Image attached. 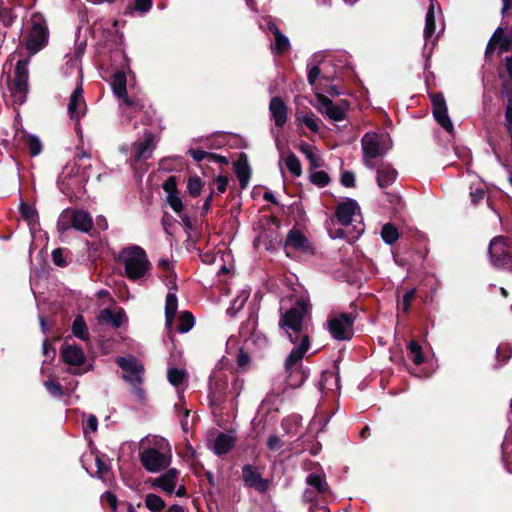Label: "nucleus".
I'll return each mask as SVG.
<instances>
[{
  "mask_svg": "<svg viewBox=\"0 0 512 512\" xmlns=\"http://www.w3.org/2000/svg\"><path fill=\"white\" fill-rule=\"evenodd\" d=\"M317 110L327 116L332 121H343L346 118V111L348 109L347 101H342V105L334 104L323 93H316Z\"/></svg>",
  "mask_w": 512,
  "mask_h": 512,
  "instance_id": "nucleus-16",
  "label": "nucleus"
},
{
  "mask_svg": "<svg viewBox=\"0 0 512 512\" xmlns=\"http://www.w3.org/2000/svg\"><path fill=\"white\" fill-rule=\"evenodd\" d=\"M84 91L81 86H77L69 97L68 114L70 119L77 123L81 117L86 114L87 105L84 99Z\"/></svg>",
  "mask_w": 512,
  "mask_h": 512,
  "instance_id": "nucleus-19",
  "label": "nucleus"
},
{
  "mask_svg": "<svg viewBox=\"0 0 512 512\" xmlns=\"http://www.w3.org/2000/svg\"><path fill=\"white\" fill-rule=\"evenodd\" d=\"M355 315L349 313L331 314L327 321V329L335 340H349L353 335Z\"/></svg>",
  "mask_w": 512,
  "mask_h": 512,
  "instance_id": "nucleus-10",
  "label": "nucleus"
},
{
  "mask_svg": "<svg viewBox=\"0 0 512 512\" xmlns=\"http://www.w3.org/2000/svg\"><path fill=\"white\" fill-rule=\"evenodd\" d=\"M308 311L309 301L302 297L282 313L279 320L280 328L294 345L284 362L285 372L293 386L301 385L308 377V371L302 367V360L310 348L309 334L304 329V318Z\"/></svg>",
  "mask_w": 512,
  "mask_h": 512,
  "instance_id": "nucleus-1",
  "label": "nucleus"
},
{
  "mask_svg": "<svg viewBox=\"0 0 512 512\" xmlns=\"http://www.w3.org/2000/svg\"><path fill=\"white\" fill-rule=\"evenodd\" d=\"M167 378L170 384L176 388L178 397L182 399L188 380V374L186 370L174 367L169 368L167 372Z\"/></svg>",
  "mask_w": 512,
  "mask_h": 512,
  "instance_id": "nucleus-27",
  "label": "nucleus"
},
{
  "mask_svg": "<svg viewBox=\"0 0 512 512\" xmlns=\"http://www.w3.org/2000/svg\"><path fill=\"white\" fill-rule=\"evenodd\" d=\"M188 153L191 155V157L196 162H201L206 157L214 158V159H216L217 161H219L221 163H226L227 162L224 157L216 155V154H213V153L206 152V151H204L202 149H189Z\"/></svg>",
  "mask_w": 512,
  "mask_h": 512,
  "instance_id": "nucleus-41",
  "label": "nucleus"
},
{
  "mask_svg": "<svg viewBox=\"0 0 512 512\" xmlns=\"http://www.w3.org/2000/svg\"><path fill=\"white\" fill-rule=\"evenodd\" d=\"M85 182V177L78 174V169L75 165H67L59 176L57 184L63 194L72 196L83 188Z\"/></svg>",
  "mask_w": 512,
  "mask_h": 512,
  "instance_id": "nucleus-14",
  "label": "nucleus"
},
{
  "mask_svg": "<svg viewBox=\"0 0 512 512\" xmlns=\"http://www.w3.org/2000/svg\"><path fill=\"white\" fill-rule=\"evenodd\" d=\"M300 151L306 156L312 168L320 166V159L310 146L302 145Z\"/></svg>",
  "mask_w": 512,
  "mask_h": 512,
  "instance_id": "nucleus-45",
  "label": "nucleus"
},
{
  "mask_svg": "<svg viewBox=\"0 0 512 512\" xmlns=\"http://www.w3.org/2000/svg\"><path fill=\"white\" fill-rule=\"evenodd\" d=\"M187 190L192 197L200 195L202 190V181L199 177H190L187 182Z\"/></svg>",
  "mask_w": 512,
  "mask_h": 512,
  "instance_id": "nucleus-47",
  "label": "nucleus"
},
{
  "mask_svg": "<svg viewBox=\"0 0 512 512\" xmlns=\"http://www.w3.org/2000/svg\"><path fill=\"white\" fill-rule=\"evenodd\" d=\"M98 320L102 324L111 323L113 327L119 328L126 321V314L121 308L114 312L109 309H104L100 312Z\"/></svg>",
  "mask_w": 512,
  "mask_h": 512,
  "instance_id": "nucleus-29",
  "label": "nucleus"
},
{
  "mask_svg": "<svg viewBox=\"0 0 512 512\" xmlns=\"http://www.w3.org/2000/svg\"><path fill=\"white\" fill-rule=\"evenodd\" d=\"M432 113L435 121L449 134H454V126L448 115V108L442 93L430 94Z\"/></svg>",
  "mask_w": 512,
  "mask_h": 512,
  "instance_id": "nucleus-15",
  "label": "nucleus"
},
{
  "mask_svg": "<svg viewBox=\"0 0 512 512\" xmlns=\"http://www.w3.org/2000/svg\"><path fill=\"white\" fill-rule=\"evenodd\" d=\"M66 66L67 70L76 69L78 74H81L80 64H81V52H77L73 55H66Z\"/></svg>",
  "mask_w": 512,
  "mask_h": 512,
  "instance_id": "nucleus-48",
  "label": "nucleus"
},
{
  "mask_svg": "<svg viewBox=\"0 0 512 512\" xmlns=\"http://www.w3.org/2000/svg\"><path fill=\"white\" fill-rule=\"evenodd\" d=\"M0 19L5 26H10L13 23V15L10 9L1 8L0 9Z\"/></svg>",
  "mask_w": 512,
  "mask_h": 512,
  "instance_id": "nucleus-61",
  "label": "nucleus"
},
{
  "mask_svg": "<svg viewBox=\"0 0 512 512\" xmlns=\"http://www.w3.org/2000/svg\"><path fill=\"white\" fill-rule=\"evenodd\" d=\"M267 30L274 36V41L271 43V51L274 55L279 56L290 50V41L288 37L284 35L278 26L271 20L267 23Z\"/></svg>",
  "mask_w": 512,
  "mask_h": 512,
  "instance_id": "nucleus-23",
  "label": "nucleus"
},
{
  "mask_svg": "<svg viewBox=\"0 0 512 512\" xmlns=\"http://www.w3.org/2000/svg\"><path fill=\"white\" fill-rule=\"evenodd\" d=\"M390 136L384 133L368 132L361 139L363 162L366 167L373 169L376 159L382 158L391 149Z\"/></svg>",
  "mask_w": 512,
  "mask_h": 512,
  "instance_id": "nucleus-4",
  "label": "nucleus"
},
{
  "mask_svg": "<svg viewBox=\"0 0 512 512\" xmlns=\"http://www.w3.org/2000/svg\"><path fill=\"white\" fill-rule=\"evenodd\" d=\"M31 28L27 37V50L33 54L40 51L48 41L47 26L41 14L35 13L31 17Z\"/></svg>",
  "mask_w": 512,
  "mask_h": 512,
  "instance_id": "nucleus-12",
  "label": "nucleus"
},
{
  "mask_svg": "<svg viewBox=\"0 0 512 512\" xmlns=\"http://www.w3.org/2000/svg\"><path fill=\"white\" fill-rule=\"evenodd\" d=\"M177 308L178 300L176 297V284L174 282L172 287H169V292L165 301V323L168 328H170L173 324Z\"/></svg>",
  "mask_w": 512,
  "mask_h": 512,
  "instance_id": "nucleus-28",
  "label": "nucleus"
},
{
  "mask_svg": "<svg viewBox=\"0 0 512 512\" xmlns=\"http://www.w3.org/2000/svg\"><path fill=\"white\" fill-rule=\"evenodd\" d=\"M156 143L154 136L151 132H145V139L143 141L135 142L131 147V156L136 161H144L151 157Z\"/></svg>",
  "mask_w": 512,
  "mask_h": 512,
  "instance_id": "nucleus-20",
  "label": "nucleus"
},
{
  "mask_svg": "<svg viewBox=\"0 0 512 512\" xmlns=\"http://www.w3.org/2000/svg\"><path fill=\"white\" fill-rule=\"evenodd\" d=\"M64 250L62 248H57L52 252V259L55 265L59 267H64L67 265V261L63 256Z\"/></svg>",
  "mask_w": 512,
  "mask_h": 512,
  "instance_id": "nucleus-55",
  "label": "nucleus"
},
{
  "mask_svg": "<svg viewBox=\"0 0 512 512\" xmlns=\"http://www.w3.org/2000/svg\"><path fill=\"white\" fill-rule=\"evenodd\" d=\"M310 181L319 187H325L329 183L330 178L325 171H315L310 174Z\"/></svg>",
  "mask_w": 512,
  "mask_h": 512,
  "instance_id": "nucleus-46",
  "label": "nucleus"
},
{
  "mask_svg": "<svg viewBox=\"0 0 512 512\" xmlns=\"http://www.w3.org/2000/svg\"><path fill=\"white\" fill-rule=\"evenodd\" d=\"M381 237L386 244H393L399 238V233L396 227L391 224H385L381 230Z\"/></svg>",
  "mask_w": 512,
  "mask_h": 512,
  "instance_id": "nucleus-40",
  "label": "nucleus"
},
{
  "mask_svg": "<svg viewBox=\"0 0 512 512\" xmlns=\"http://www.w3.org/2000/svg\"><path fill=\"white\" fill-rule=\"evenodd\" d=\"M73 335L83 341L89 340V331L82 315L76 316L72 324Z\"/></svg>",
  "mask_w": 512,
  "mask_h": 512,
  "instance_id": "nucleus-33",
  "label": "nucleus"
},
{
  "mask_svg": "<svg viewBox=\"0 0 512 512\" xmlns=\"http://www.w3.org/2000/svg\"><path fill=\"white\" fill-rule=\"evenodd\" d=\"M285 166L288 171L295 177L302 174V166L300 160L294 153H290L285 159Z\"/></svg>",
  "mask_w": 512,
  "mask_h": 512,
  "instance_id": "nucleus-38",
  "label": "nucleus"
},
{
  "mask_svg": "<svg viewBox=\"0 0 512 512\" xmlns=\"http://www.w3.org/2000/svg\"><path fill=\"white\" fill-rule=\"evenodd\" d=\"M284 446V443L277 435H270L267 439V448L271 451H280Z\"/></svg>",
  "mask_w": 512,
  "mask_h": 512,
  "instance_id": "nucleus-53",
  "label": "nucleus"
},
{
  "mask_svg": "<svg viewBox=\"0 0 512 512\" xmlns=\"http://www.w3.org/2000/svg\"><path fill=\"white\" fill-rule=\"evenodd\" d=\"M167 202L174 212L180 213L182 211V200L177 193H170V195H167Z\"/></svg>",
  "mask_w": 512,
  "mask_h": 512,
  "instance_id": "nucleus-52",
  "label": "nucleus"
},
{
  "mask_svg": "<svg viewBox=\"0 0 512 512\" xmlns=\"http://www.w3.org/2000/svg\"><path fill=\"white\" fill-rule=\"evenodd\" d=\"M242 479L246 486L264 492L268 488V483L253 465H244L242 468Z\"/></svg>",
  "mask_w": 512,
  "mask_h": 512,
  "instance_id": "nucleus-22",
  "label": "nucleus"
},
{
  "mask_svg": "<svg viewBox=\"0 0 512 512\" xmlns=\"http://www.w3.org/2000/svg\"><path fill=\"white\" fill-rule=\"evenodd\" d=\"M19 209H20L22 216L27 221H29L30 223L36 221L37 213H36V210L34 207H32L24 202H21Z\"/></svg>",
  "mask_w": 512,
  "mask_h": 512,
  "instance_id": "nucleus-49",
  "label": "nucleus"
},
{
  "mask_svg": "<svg viewBox=\"0 0 512 512\" xmlns=\"http://www.w3.org/2000/svg\"><path fill=\"white\" fill-rule=\"evenodd\" d=\"M44 386L47 390V392L52 396V397H61L63 395V388L62 386L53 381V380H47L44 382Z\"/></svg>",
  "mask_w": 512,
  "mask_h": 512,
  "instance_id": "nucleus-50",
  "label": "nucleus"
},
{
  "mask_svg": "<svg viewBox=\"0 0 512 512\" xmlns=\"http://www.w3.org/2000/svg\"><path fill=\"white\" fill-rule=\"evenodd\" d=\"M496 353H497L498 359L503 358V361L506 362L511 357L512 350L508 344H503V345H499Z\"/></svg>",
  "mask_w": 512,
  "mask_h": 512,
  "instance_id": "nucleus-57",
  "label": "nucleus"
},
{
  "mask_svg": "<svg viewBox=\"0 0 512 512\" xmlns=\"http://www.w3.org/2000/svg\"><path fill=\"white\" fill-rule=\"evenodd\" d=\"M97 428H98V420L96 418V416L94 415H89L88 418H87V421H86V424L84 426V432L86 433L87 431H90V432H96L97 431Z\"/></svg>",
  "mask_w": 512,
  "mask_h": 512,
  "instance_id": "nucleus-63",
  "label": "nucleus"
},
{
  "mask_svg": "<svg viewBox=\"0 0 512 512\" xmlns=\"http://www.w3.org/2000/svg\"><path fill=\"white\" fill-rule=\"evenodd\" d=\"M496 44H498L499 54L507 52L512 47V35L503 36V29L498 27L487 44L485 50L486 57L495 50Z\"/></svg>",
  "mask_w": 512,
  "mask_h": 512,
  "instance_id": "nucleus-24",
  "label": "nucleus"
},
{
  "mask_svg": "<svg viewBox=\"0 0 512 512\" xmlns=\"http://www.w3.org/2000/svg\"><path fill=\"white\" fill-rule=\"evenodd\" d=\"M408 351L412 356V360L416 365H420L424 361L421 346L416 341H410L408 344Z\"/></svg>",
  "mask_w": 512,
  "mask_h": 512,
  "instance_id": "nucleus-43",
  "label": "nucleus"
},
{
  "mask_svg": "<svg viewBox=\"0 0 512 512\" xmlns=\"http://www.w3.org/2000/svg\"><path fill=\"white\" fill-rule=\"evenodd\" d=\"M416 296V289L412 288L408 290L402 297L400 301H398V309L403 313H407L410 309V305L412 300Z\"/></svg>",
  "mask_w": 512,
  "mask_h": 512,
  "instance_id": "nucleus-44",
  "label": "nucleus"
},
{
  "mask_svg": "<svg viewBox=\"0 0 512 512\" xmlns=\"http://www.w3.org/2000/svg\"><path fill=\"white\" fill-rule=\"evenodd\" d=\"M235 172L240 182V186L242 189H245L248 186L251 169L246 161L239 159L235 163Z\"/></svg>",
  "mask_w": 512,
  "mask_h": 512,
  "instance_id": "nucleus-32",
  "label": "nucleus"
},
{
  "mask_svg": "<svg viewBox=\"0 0 512 512\" xmlns=\"http://www.w3.org/2000/svg\"><path fill=\"white\" fill-rule=\"evenodd\" d=\"M63 361L71 366H80L85 362V354L77 345L66 344L61 348Z\"/></svg>",
  "mask_w": 512,
  "mask_h": 512,
  "instance_id": "nucleus-25",
  "label": "nucleus"
},
{
  "mask_svg": "<svg viewBox=\"0 0 512 512\" xmlns=\"http://www.w3.org/2000/svg\"><path fill=\"white\" fill-rule=\"evenodd\" d=\"M117 261L124 267V274L129 280L141 281L150 275L151 262L145 250L138 245L121 249Z\"/></svg>",
  "mask_w": 512,
  "mask_h": 512,
  "instance_id": "nucleus-3",
  "label": "nucleus"
},
{
  "mask_svg": "<svg viewBox=\"0 0 512 512\" xmlns=\"http://www.w3.org/2000/svg\"><path fill=\"white\" fill-rule=\"evenodd\" d=\"M441 16V10L436 0H430V5L426 13L425 17V27H424V39H425V47L431 42L432 45H435L437 37H434L436 31V17Z\"/></svg>",
  "mask_w": 512,
  "mask_h": 512,
  "instance_id": "nucleus-18",
  "label": "nucleus"
},
{
  "mask_svg": "<svg viewBox=\"0 0 512 512\" xmlns=\"http://www.w3.org/2000/svg\"><path fill=\"white\" fill-rule=\"evenodd\" d=\"M341 183L345 187H353L355 185V175L350 171H345L341 175Z\"/></svg>",
  "mask_w": 512,
  "mask_h": 512,
  "instance_id": "nucleus-62",
  "label": "nucleus"
},
{
  "mask_svg": "<svg viewBox=\"0 0 512 512\" xmlns=\"http://www.w3.org/2000/svg\"><path fill=\"white\" fill-rule=\"evenodd\" d=\"M116 363L124 371L123 379L134 389V393L140 400L145 399V391L142 388L144 367L134 357H117Z\"/></svg>",
  "mask_w": 512,
  "mask_h": 512,
  "instance_id": "nucleus-7",
  "label": "nucleus"
},
{
  "mask_svg": "<svg viewBox=\"0 0 512 512\" xmlns=\"http://www.w3.org/2000/svg\"><path fill=\"white\" fill-rule=\"evenodd\" d=\"M194 323H195V320H194V317L192 316V314L190 312L185 311L180 316V323L177 327V330L180 333H187L188 331H190L192 329V327L194 326Z\"/></svg>",
  "mask_w": 512,
  "mask_h": 512,
  "instance_id": "nucleus-42",
  "label": "nucleus"
},
{
  "mask_svg": "<svg viewBox=\"0 0 512 512\" xmlns=\"http://www.w3.org/2000/svg\"><path fill=\"white\" fill-rule=\"evenodd\" d=\"M145 506L152 512H159L165 507V501L156 494H147L145 496Z\"/></svg>",
  "mask_w": 512,
  "mask_h": 512,
  "instance_id": "nucleus-37",
  "label": "nucleus"
},
{
  "mask_svg": "<svg viewBox=\"0 0 512 512\" xmlns=\"http://www.w3.org/2000/svg\"><path fill=\"white\" fill-rule=\"evenodd\" d=\"M301 122L312 132L317 133L319 131V119L315 115L306 114L301 117Z\"/></svg>",
  "mask_w": 512,
  "mask_h": 512,
  "instance_id": "nucleus-51",
  "label": "nucleus"
},
{
  "mask_svg": "<svg viewBox=\"0 0 512 512\" xmlns=\"http://www.w3.org/2000/svg\"><path fill=\"white\" fill-rule=\"evenodd\" d=\"M491 264L497 269L512 271V241L505 236L494 237L488 247Z\"/></svg>",
  "mask_w": 512,
  "mask_h": 512,
  "instance_id": "nucleus-8",
  "label": "nucleus"
},
{
  "mask_svg": "<svg viewBox=\"0 0 512 512\" xmlns=\"http://www.w3.org/2000/svg\"><path fill=\"white\" fill-rule=\"evenodd\" d=\"M102 498L104 501H106L109 504V506L112 508L113 512L117 511V497L115 494L107 491L103 494Z\"/></svg>",
  "mask_w": 512,
  "mask_h": 512,
  "instance_id": "nucleus-64",
  "label": "nucleus"
},
{
  "mask_svg": "<svg viewBox=\"0 0 512 512\" xmlns=\"http://www.w3.org/2000/svg\"><path fill=\"white\" fill-rule=\"evenodd\" d=\"M153 0H135L134 10L140 13H147L152 7Z\"/></svg>",
  "mask_w": 512,
  "mask_h": 512,
  "instance_id": "nucleus-56",
  "label": "nucleus"
},
{
  "mask_svg": "<svg viewBox=\"0 0 512 512\" xmlns=\"http://www.w3.org/2000/svg\"><path fill=\"white\" fill-rule=\"evenodd\" d=\"M234 444L235 437L233 435L221 432L214 441L213 451L216 455H225L232 449Z\"/></svg>",
  "mask_w": 512,
  "mask_h": 512,
  "instance_id": "nucleus-31",
  "label": "nucleus"
},
{
  "mask_svg": "<svg viewBox=\"0 0 512 512\" xmlns=\"http://www.w3.org/2000/svg\"><path fill=\"white\" fill-rule=\"evenodd\" d=\"M270 119L278 129H282L288 120V108L280 97H273L269 103Z\"/></svg>",
  "mask_w": 512,
  "mask_h": 512,
  "instance_id": "nucleus-21",
  "label": "nucleus"
},
{
  "mask_svg": "<svg viewBox=\"0 0 512 512\" xmlns=\"http://www.w3.org/2000/svg\"><path fill=\"white\" fill-rule=\"evenodd\" d=\"M29 61L27 59H20L17 61L14 77L9 83V91L13 103L21 105L25 102L28 93V70Z\"/></svg>",
  "mask_w": 512,
  "mask_h": 512,
  "instance_id": "nucleus-9",
  "label": "nucleus"
},
{
  "mask_svg": "<svg viewBox=\"0 0 512 512\" xmlns=\"http://www.w3.org/2000/svg\"><path fill=\"white\" fill-rule=\"evenodd\" d=\"M16 137H19L20 139H23L25 145L28 147L30 155L35 157L39 155L42 151V144L38 137L34 135H27L24 132H22L21 135H16Z\"/></svg>",
  "mask_w": 512,
  "mask_h": 512,
  "instance_id": "nucleus-34",
  "label": "nucleus"
},
{
  "mask_svg": "<svg viewBox=\"0 0 512 512\" xmlns=\"http://www.w3.org/2000/svg\"><path fill=\"white\" fill-rule=\"evenodd\" d=\"M140 445V461L148 472L156 473L170 465L172 451L167 439L158 435L147 436Z\"/></svg>",
  "mask_w": 512,
  "mask_h": 512,
  "instance_id": "nucleus-2",
  "label": "nucleus"
},
{
  "mask_svg": "<svg viewBox=\"0 0 512 512\" xmlns=\"http://www.w3.org/2000/svg\"><path fill=\"white\" fill-rule=\"evenodd\" d=\"M329 380H333L336 387H338L339 383V377L338 375L332 373V372H325L321 376V381L319 382V389L322 391L324 387V383L328 382Z\"/></svg>",
  "mask_w": 512,
  "mask_h": 512,
  "instance_id": "nucleus-58",
  "label": "nucleus"
},
{
  "mask_svg": "<svg viewBox=\"0 0 512 512\" xmlns=\"http://www.w3.org/2000/svg\"><path fill=\"white\" fill-rule=\"evenodd\" d=\"M300 420L301 419L299 416L288 417L282 421L281 425L287 433H293L294 431L292 429V426H297Z\"/></svg>",
  "mask_w": 512,
  "mask_h": 512,
  "instance_id": "nucleus-54",
  "label": "nucleus"
},
{
  "mask_svg": "<svg viewBox=\"0 0 512 512\" xmlns=\"http://www.w3.org/2000/svg\"><path fill=\"white\" fill-rule=\"evenodd\" d=\"M177 181L175 176H170L163 184V189L167 193V195H170V193H177Z\"/></svg>",
  "mask_w": 512,
  "mask_h": 512,
  "instance_id": "nucleus-60",
  "label": "nucleus"
},
{
  "mask_svg": "<svg viewBox=\"0 0 512 512\" xmlns=\"http://www.w3.org/2000/svg\"><path fill=\"white\" fill-rule=\"evenodd\" d=\"M332 78L328 75H322L321 81L325 82L322 83V89L324 92H326L329 96H340L345 93L344 89L339 86L338 84H327Z\"/></svg>",
  "mask_w": 512,
  "mask_h": 512,
  "instance_id": "nucleus-39",
  "label": "nucleus"
},
{
  "mask_svg": "<svg viewBox=\"0 0 512 512\" xmlns=\"http://www.w3.org/2000/svg\"><path fill=\"white\" fill-rule=\"evenodd\" d=\"M285 249L287 251L307 252L310 249L308 239L298 230L289 231L285 240ZM289 254V252H287Z\"/></svg>",
  "mask_w": 512,
  "mask_h": 512,
  "instance_id": "nucleus-26",
  "label": "nucleus"
},
{
  "mask_svg": "<svg viewBox=\"0 0 512 512\" xmlns=\"http://www.w3.org/2000/svg\"><path fill=\"white\" fill-rule=\"evenodd\" d=\"M223 377L220 372H214L212 376L210 377V391L211 394L214 397L220 398L222 394L226 392L227 384L223 383V385L220 383L222 382Z\"/></svg>",
  "mask_w": 512,
  "mask_h": 512,
  "instance_id": "nucleus-35",
  "label": "nucleus"
},
{
  "mask_svg": "<svg viewBox=\"0 0 512 512\" xmlns=\"http://www.w3.org/2000/svg\"><path fill=\"white\" fill-rule=\"evenodd\" d=\"M152 487L162 490L168 495L176 494L178 497L186 495V488L180 480V472L170 468L151 482Z\"/></svg>",
  "mask_w": 512,
  "mask_h": 512,
  "instance_id": "nucleus-13",
  "label": "nucleus"
},
{
  "mask_svg": "<svg viewBox=\"0 0 512 512\" xmlns=\"http://www.w3.org/2000/svg\"><path fill=\"white\" fill-rule=\"evenodd\" d=\"M397 171L389 164H381L377 169V183L381 189H385L395 182Z\"/></svg>",
  "mask_w": 512,
  "mask_h": 512,
  "instance_id": "nucleus-30",
  "label": "nucleus"
},
{
  "mask_svg": "<svg viewBox=\"0 0 512 512\" xmlns=\"http://www.w3.org/2000/svg\"><path fill=\"white\" fill-rule=\"evenodd\" d=\"M337 221L344 227L353 225V235L349 239L354 240L364 232L360 207L356 200L347 198L340 202L335 210Z\"/></svg>",
  "mask_w": 512,
  "mask_h": 512,
  "instance_id": "nucleus-5",
  "label": "nucleus"
},
{
  "mask_svg": "<svg viewBox=\"0 0 512 512\" xmlns=\"http://www.w3.org/2000/svg\"><path fill=\"white\" fill-rule=\"evenodd\" d=\"M250 296V292L248 290H242L233 300L231 306L227 309V314L231 317L235 316L237 312H239L245 303L247 302Z\"/></svg>",
  "mask_w": 512,
  "mask_h": 512,
  "instance_id": "nucleus-36",
  "label": "nucleus"
},
{
  "mask_svg": "<svg viewBox=\"0 0 512 512\" xmlns=\"http://www.w3.org/2000/svg\"><path fill=\"white\" fill-rule=\"evenodd\" d=\"M127 78L123 71L114 73L111 77L110 85L114 95L121 100L123 103L120 104L122 107V113L126 117H131L132 113H135L140 108L138 102L130 100L127 95Z\"/></svg>",
  "mask_w": 512,
  "mask_h": 512,
  "instance_id": "nucleus-11",
  "label": "nucleus"
},
{
  "mask_svg": "<svg viewBox=\"0 0 512 512\" xmlns=\"http://www.w3.org/2000/svg\"><path fill=\"white\" fill-rule=\"evenodd\" d=\"M471 199L474 204H478L481 200L485 198L486 192L481 187L473 188L471 187Z\"/></svg>",
  "mask_w": 512,
  "mask_h": 512,
  "instance_id": "nucleus-59",
  "label": "nucleus"
},
{
  "mask_svg": "<svg viewBox=\"0 0 512 512\" xmlns=\"http://www.w3.org/2000/svg\"><path fill=\"white\" fill-rule=\"evenodd\" d=\"M306 484L308 487L303 494L306 502H315L316 494H324L329 489L324 473H310L306 477Z\"/></svg>",
  "mask_w": 512,
  "mask_h": 512,
  "instance_id": "nucleus-17",
  "label": "nucleus"
},
{
  "mask_svg": "<svg viewBox=\"0 0 512 512\" xmlns=\"http://www.w3.org/2000/svg\"><path fill=\"white\" fill-rule=\"evenodd\" d=\"M93 227V220L89 212L72 208L64 209L57 220V230L61 234L70 229L82 233H89Z\"/></svg>",
  "mask_w": 512,
  "mask_h": 512,
  "instance_id": "nucleus-6",
  "label": "nucleus"
}]
</instances>
